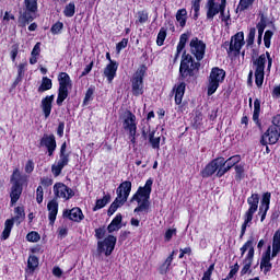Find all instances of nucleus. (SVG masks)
Instances as JSON below:
<instances>
[{
    "label": "nucleus",
    "mask_w": 280,
    "mask_h": 280,
    "mask_svg": "<svg viewBox=\"0 0 280 280\" xmlns=\"http://www.w3.org/2000/svg\"><path fill=\"white\" fill-rule=\"evenodd\" d=\"M154 180L149 178L143 187H139L137 192L132 196L130 202H138V207L133 213H148L150 211V194H152V185Z\"/></svg>",
    "instance_id": "obj_1"
},
{
    "label": "nucleus",
    "mask_w": 280,
    "mask_h": 280,
    "mask_svg": "<svg viewBox=\"0 0 280 280\" xmlns=\"http://www.w3.org/2000/svg\"><path fill=\"white\" fill-rule=\"evenodd\" d=\"M247 205L249 208L243 215L244 222L241 226V240L246 235V229L253 224V218L255 213H257V209H259V194H252V196L247 198Z\"/></svg>",
    "instance_id": "obj_2"
},
{
    "label": "nucleus",
    "mask_w": 280,
    "mask_h": 280,
    "mask_svg": "<svg viewBox=\"0 0 280 280\" xmlns=\"http://www.w3.org/2000/svg\"><path fill=\"white\" fill-rule=\"evenodd\" d=\"M130 191H132L131 182L126 180L118 186L116 189L117 197L107 211L108 215H113V213H115L119 207H124V205H126L128 201V196H130Z\"/></svg>",
    "instance_id": "obj_3"
},
{
    "label": "nucleus",
    "mask_w": 280,
    "mask_h": 280,
    "mask_svg": "<svg viewBox=\"0 0 280 280\" xmlns=\"http://www.w3.org/2000/svg\"><path fill=\"white\" fill-rule=\"evenodd\" d=\"M266 58L268 60L267 70L270 71L272 68V57H270V52H266L260 55L257 59L253 61V66L255 67V82L256 86H262L264 84V75L266 70Z\"/></svg>",
    "instance_id": "obj_4"
},
{
    "label": "nucleus",
    "mask_w": 280,
    "mask_h": 280,
    "mask_svg": "<svg viewBox=\"0 0 280 280\" xmlns=\"http://www.w3.org/2000/svg\"><path fill=\"white\" fill-rule=\"evenodd\" d=\"M38 12V0H24V11L20 12L19 25L25 27L30 25Z\"/></svg>",
    "instance_id": "obj_5"
},
{
    "label": "nucleus",
    "mask_w": 280,
    "mask_h": 280,
    "mask_svg": "<svg viewBox=\"0 0 280 280\" xmlns=\"http://www.w3.org/2000/svg\"><path fill=\"white\" fill-rule=\"evenodd\" d=\"M200 69V62H195L191 55H183L179 66V78L186 80V78H192L194 71Z\"/></svg>",
    "instance_id": "obj_6"
},
{
    "label": "nucleus",
    "mask_w": 280,
    "mask_h": 280,
    "mask_svg": "<svg viewBox=\"0 0 280 280\" xmlns=\"http://www.w3.org/2000/svg\"><path fill=\"white\" fill-rule=\"evenodd\" d=\"M59 89L57 96V106H60L69 97V91L72 89L71 78L67 72H61L58 77Z\"/></svg>",
    "instance_id": "obj_7"
},
{
    "label": "nucleus",
    "mask_w": 280,
    "mask_h": 280,
    "mask_svg": "<svg viewBox=\"0 0 280 280\" xmlns=\"http://www.w3.org/2000/svg\"><path fill=\"white\" fill-rule=\"evenodd\" d=\"M224 78H226V72L220 68H212L209 77V84H208V95H213L224 82Z\"/></svg>",
    "instance_id": "obj_8"
},
{
    "label": "nucleus",
    "mask_w": 280,
    "mask_h": 280,
    "mask_svg": "<svg viewBox=\"0 0 280 280\" xmlns=\"http://www.w3.org/2000/svg\"><path fill=\"white\" fill-rule=\"evenodd\" d=\"M206 10H207V20L213 21L222 10H226V0H208L206 3Z\"/></svg>",
    "instance_id": "obj_9"
},
{
    "label": "nucleus",
    "mask_w": 280,
    "mask_h": 280,
    "mask_svg": "<svg viewBox=\"0 0 280 280\" xmlns=\"http://www.w3.org/2000/svg\"><path fill=\"white\" fill-rule=\"evenodd\" d=\"M117 244V237L114 235H108L103 241L97 242V253L98 255H105L110 257L113 250H115V245Z\"/></svg>",
    "instance_id": "obj_10"
},
{
    "label": "nucleus",
    "mask_w": 280,
    "mask_h": 280,
    "mask_svg": "<svg viewBox=\"0 0 280 280\" xmlns=\"http://www.w3.org/2000/svg\"><path fill=\"white\" fill-rule=\"evenodd\" d=\"M280 138V128L270 126L261 136V145H275Z\"/></svg>",
    "instance_id": "obj_11"
},
{
    "label": "nucleus",
    "mask_w": 280,
    "mask_h": 280,
    "mask_svg": "<svg viewBox=\"0 0 280 280\" xmlns=\"http://www.w3.org/2000/svg\"><path fill=\"white\" fill-rule=\"evenodd\" d=\"M190 54L195 56L196 60L200 61L205 58V51L207 49V44L205 42L198 39V37H194L190 43Z\"/></svg>",
    "instance_id": "obj_12"
},
{
    "label": "nucleus",
    "mask_w": 280,
    "mask_h": 280,
    "mask_svg": "<svg viewBox=\"0 0 280 280\" xmlns=\"http://www.w3.org/2000/svg\"><path fill=\"white\" fill-rule=\"evenodd\" d=\"M224 167V158H218L212 160L202 171V178H209V176H213L214 172H220Z\"/></svg>",
    "instance_id": "obj_13"
},
{
    "label": "nucleus",
    "mask_w": 280,
    "mask_h": 280,
    "mask_svg": "<svg viewBox=\"0 0 280 280\" xmlns=\"http://www.w3.org/2000/svg\"><path fill=\"white\" fill-rule=\"evenodd\" d=\"M52 189L56 198H62L63 200H71V198L75 196V192L73 191V189L69 188L63 183H56Z\"/></svg>",
    "instance_id": "obj_14"
},
{
    "label": "nucleus",
    "mask_w": 280,
    "mask_h": 280,
    "mask_svg": "<svg viewBox=\"0 0 280 280\" xmlns=\"http://www.w3.org/2000/svg\"><path fill=\"white\" fill-rule=\"evenodd\" d=\"M40 148H45L48 151V156H54V152H56V136L51 135H44L39 142Z\"/></svg>",
    "instance_id": "obj_15"
},
{
    "label": "nucleus",
    "mask_w": 280,
    "mask_h": 280,
    "mask_svg": "<svg viewBox=\"0 0 280 280\" xmlns=\"http://www.w3.org/2000/svg\"><path fill=\"white\" fill-rule=\"evenodd\" d=\"M243 45H246V42H244V32H238L232 36L228 51H236V54H240V51H242Z\"/></svg>",
    "instance_id": "obj_16"
},
{
    "label": "nucleus",
    "mask_w": 280,
    "mask_h": 280,
    "mask_svg": "<svg viewBox=\"0 0 280 280\" xmlns=\"http://www.w3.org/2000/svg\"><path fill=\"white\" fill-rule=\"evenodd\" d=\"M125 130L129 131L130 137H136L137 135V116L131 112L127 113V116L122 124Z\"/></svg>",
    "instance_id": "obj_17"
},
{
    "label": "nucleus",
    "mask_w": 280,
    "mask_h": 280,
    "mask_svg": "<svg viewBox=\"0 0 280 280\" xmlns=\"http://www.w3.org/2000/svg\"><path fill=\"white\" fill-rule=\"evenodd\" d=\"M132 94L136 96L143 95V71H137L132 78Z\"/></svg>",
    "instance_id": "obj_18"
},
{
    "label": "nucleus",
    "mask_w": 280,
    "mask_h": 280,
    "mask_svg": "<svg viewBox=\"0 0 280 280\" xmlns=\"http://www.w3.org/2000/svg\"><path fill=\"white\" fill-rule=\"evenodd\" d=\"M241 161L242 158L240 155H234L228 160H224V166H222V168L217 172L218 178H222V176H224L226 172H229L232 167H235V165H237V163H240Z\"/></svg>",
    "instance_id": "obj_19"
},
{
    "label": "nucleus",
    "mask_w": 280,
    "mask_h": 280,
    "mask_svg": "<svg viewBox=\"0 0 280 280\" xmlns=\"http://www.w3.org/2000/svg\"><path fill=\"white\" fill-rule=\"evenodd\" d=\"M270 198H272V195L270 192H265L262 195L261 205L258 212L260 215V222H264L266 220L268 209H270Z\"/></svg>",
    "instance_id": "obj_20"
},
{
    "label": "nucleus",
    "mask_w": 280,
    "mask_h": 280,
    "mask_svg": "<svg viewBox=\"0 0 280 280\" xmlns=\"http://www.w3.org/2000/svg\"><path fill=\"white\" fill-rule=\"evenodd\" d=\"M272 247L269 245L267 247V250L265 253V256L260 260V268L264 270L265 275L266 272H270L272 270V264L270 262V259H272Z\"/></svg>",
    "instance_id": "obj_21"
},
{
    "label": "nucleus",
    "mask_w": 280,
    "mask_h": 280,
    "mask_svg": "<svg viewBox=\"0 0 280 280\" xmlns=\"http://www.w3.org/2000/svg\"><path fill=\"white\" fill-rule=\"evenodd\" d=\"M63 218H69L72 222H82V220H84V214L80 208H72L71 210H66L63 212Z\"/></svg>",
    "instance_id": "obj_22"
},
{
    "label": "nucleus",
    "mask_w": 280,
    "mask_h": 280,
    "mask_svg": "<svg viewBox=\"0 0 280 280\" xmlns=\"http://www.w3.org/2000/svg\"><path fill=\"white\" fill-rule=\"evenodd\" d=\"M117 69L118 65L117 61H110L105 69H104V75L107 78L108 83L113 82L115 80V75H117Z\"/></svg>",
    "instance_id": "obj_23"
},
{
    "label": "nucleus",
    "mask_w": 280,
    "mask_h": 280,
    "mask_svg": "<svg viewBox=\"0 0 280 280\" xmlns=\"http://www.w3.org/2000/svg\"><path fill=\"white\" fill-rule=\"evenodd\" d=\"M54 104V95H47L42 100V110L45 115V119H48L49 115H51V108Z\"/></svg>",
    "instance_id": "obj_24"
},
{
    "label": "nucleus",
    "mask_w": 280,
    "mask_h": 280,
    "mask_svg": "<svg viewBox=\"0 0 280 280\" xmlns=\"http://www.w3.org/2000/svg\"><path fill=\"white\" fill-rule=\"evenodd\" d=\"M48 210V220L50 224H54L56 222V217L58 215V201L51 200L47 205Z\"/></svg>",
    "instance_id": "obj_25"
},
{
    "label": "nucleus",
    "mask_w": 280,
    "mask_h": 280,
    "mask_svg": "<svg viewBox=\"0 0 280 280\" xmlns=\"http://www.w3.org/2000/svg\"><path fill=\"white\" fill-rule=\"evenodd\" d=\"M253 258H254V252H253V249H250V252L247 253L245 259L243 260L244 266L241 270L242 277H244V275H248V272H250V267L253 266Z\"/></svg>",
    "instance_id": "obj_26"
},
{
    "label": "nucleus",
    "mask_w": 280,
    "mask_h": 280,
    "mask_svg": "<svg viewBox=\"0 0 280 280\" xmlns=\"http://www.w3.org/2000/svg\"><path fill=\"white\" fill-rule=\"evenodd\" d=\"M21 194H23V186H21V184H13L10 194L12 205H16V202H19Z\"/></svg>",
    "instance_id": "obj_27"
},
{
    "label": "nucleus",
    "mask_w": 280,
    "mask_h": 280,
    "mask_svg": "<svg viewBox=\"0 0 280 280\" xmlns=\"http://www.w3.org/2000/svg\"><path fill=\"white\" fill-rule=\"evenodd\" d=\"M279 253H280V231L278 230L273 234L271 258L277 257Z\"/></svg>",
    "instance_id": "obj_28"
},
{
    "label": "nucleus",
    "mask_w": 280,
    "mask_h": 280,
    "mask_svg": "<svg viewBox=\"0 0 280 280\" xmlns=\"http://www.w3.org/2000/svg\"><path fill=\"white\" fill-rule=\"evenodd\" d=\"M121 214H117L107 226L108 233H115V231H119V229H121Z\"/></svg>",
    "instance_id": "obj_29"
},
{
    "label": "nucleus",
    "mask_w": 280,
    "mask_h": 280,
    "mask_svg": "<svg viewBox=\"0 0 280 280\" xmlns=\"http://www.w3.org/2000/svg\"><path fill=\"white\" fill-rule=\"evenodd\" d=\"M185 82H182L175 88V104H183V97L185 96Z\"/></svg>",
    "instance_id": "obj_30"
},
{
    "label": "nucleus",
    "mask_w": 280,
    "mask_h": 280,
    "mask_svg": "<svg viewBox=\"0 0 280 280\" xmlns=\"http://www.w3.org/2000/svg\"><path fill=\"white\" fill-rule=\"evenodd\" d=\"M174 261V252L165 259V261L160 266L159 272L160 275H167L170 272V266Z\"/></svg>",
    "instance_id": "obj_31"
},
{
    "label": "nucleus",
    "mask_w": 280,
    "mask_h": 280,
    "mask_svg": "<svg viewBox=\"0 0 280 280\" xmlns=\"http://www.w3.org/2000/svg\"><path fill=\"white\" fill-rule=\"evenodd\" d=\"M155 131H151L149 133V143H151V147L153 150H160L161 148V136H155Z\"/></svg>",
    "instance_id": "obj_32"
},
{
    "label": "nucleus",
    "mask_w": 280,
    "mask_h": 280,
    "mask_svg": "<svg viewBox=\"0 0 280 280\" xmlns=\"http://www.w3.org/2000/svg\"><path fill=\"white\" fill-rule=\"evenodd\" d=\"M176 21L179 23L180 27H185L187 25V10L179 9L176 13Z\"/></svg>",
    "instance_id": "obj_33"
},
{
    "label": "nucleus",
    "mask_w": 280,
    "mask_h": 280,
    "mask_svg": "<svg viewBox=\"0 0 280 280\" xmlns=\"http://www.w3.org/2000/svg\"><path fill=\"white\" fill-rule=\"evenodd\" d=\"M14 226V221L8 219L4 222V230L2 232V240H8V237H10V233H12V228Z\"/></svg>",
    "instance_id": "obj_34"
},
{
    "label": "nucleus",
    "mask_w": 280,
    "mask_h": 280,
    "mask_svg": "<svg viewBox=\"0 0 280 280\" xmlns=\"http://www.w3.org/2000/svg\"><path fill=\"white\" fill-rule=\"evenodd\" d=\"M189 38V35L187 33H184L179 37V43L177 45V52H176V58L180 56V51L185 49V45H187V40Z\"/></svg>",
    "instance_id": "obj_35"
},
{
    "label": "nucleus",
    "mask_w": 280,
    "mask_h": 280,
    "mask_svg": "<svg viewBox=\"0 0 280 280\" xmlns=\"http://www.w3.org/2000/svg\"><path fill=\"white\" fill-rule=\"evenodd\" d=\"M108 202H110V195H105L102 199L96 200V205L93 208V211H100V209H104Z\"/></svg>",
    "instance_id": "obj_36"
},
{
    "label": "nucleus",
    "mask_w": 280,
    "mask_h": 280,
    "mask_svg": "<svg viewBox=\"0 0 280 280\" xmlns=\"http://www.w3.org/2000/svg\"><path fill=\"white\" fill-rule=\"evenodd\" d=\"M51 86H52L51 79H49V78H47V77H44V78L42 79V84H40V86L38 88V92H39V93H45V91L51 90Z\"/></svg>",
    "instance_id": "obj_37"
},
{
    "label": "nucleus",
    "mask_w": 280,
    "mask_h": 280,
    "mask_svg": "<svg viewBox=\"0 0 280 280\" xmlns=\"http://www.w3.org/2000/svg\"><path fill=\"white\" fill-rule=\"evenodd\" d=\"M253 3H255V0H240L237 10H240V12L250 10L253 8Z\"/></svg>",
    "instance_id": "obj_38"
},
{
    "label": "nucleus",
    "mask_w": 280,
    "mask_h": 280,
    "mask_svg": "<svg viewBox=\"0 0 280 280\" xmlns=\"http://www.w3.org/2000/svg\"><path fill=\"white\" fill-rule=\"evenodd\" d=\"M261 110V102H259V98H256L254 101V114H253V120L259 121V113Z\"/></svg>",
    "instance_id": "obj_39"
},
{
    "label": "nucleus",
    "mask_w": 280,
    "mask_h": 280,
    "mask_svg": "<svg viewBox=\"0 0 280 280\" xmlns=\"http://www.w3.org/2000/svg\"><path fill=\"white\" fill-rule=\"evenodd\" d=\"M165 38H167V30L162 27L158 34L156 45L162 47L163 43H165Z\"/></svg>",
    "instance_id": "obj_40"
},
{
    "label": "nucleus",
    "mask_w": 280,
    "mask_h": 280,
    "mask_svg": "<svg viewBox=\"0 0 280 280\" xmlns=\"http://www.w3.org/2000/svg\"><path fill=\"white\" fill-rule=\"evenodd\" d=\"M28 269L34 272L36 268H38V257L36 256H30L27 260Z\"/></svg>",
    "instance_id": "obj_41"
},
{
    "label": "nucleus",
    "mask_w": 280,
    "mask_h": 280,
    "mask_svg": "<svg viewBox=\"0 0 280 280\" xmlns=\"http://www.w3.org/2000/svg\"><path fill=\"white\" fill-rule=\"evenodd\" d=\"M65 16L71 18L73 14H75V4L73 2H70L68 5H66L63 10Z\"/></svg>",
    "instance_id": "obj_42"
},
{
    "label": "nucleus",
    "mask_w": 280,
    "mask_h": 280,
    "mask_svg": "<svg viewBox=\"0 0 280 280\" xmlns=\"http://www.w3.org/2000/svg\"><path fill=\"white\" fill-rule=\"evenodd\" d=\"M246 250H248V253L250 250H253V253H255V247H253V241H247L242 247H241V257H244V255L246 254Z\"/></svg>",
    "instance_id": "obj_43"
},
{
    "label": "nucleus",
    "mask_w": 280,
    "mask_h": 280,
    "mask_svg": "<svg viewBox=\"0 0 280 280\" xmlns=\"http://www.w3.org/2000/svg\"><path fill=\"white\" fill-rule=\"evenodd\" d=\"M137 19L138 20L136 21V23H140L141 25H143V23H148L149 16H148V13L145 11H139L137 13Z\"/></svg>",
    "instance_id": "obj_44"
},
{
    "label": "nucleus",
    "mask_w": 280,
    "mask_h": 280,
    "mask_svg": "<svg viewBox=\"0 0 280 280\" xmlns=\"http://www.w3.org/2000/svg\"><path fill=\"white\" fill-rule=\"evenodd\" d=\"M57 163L62 167H67V165H69V153H60L59 161Z\"/></svg>",
    "instance_id": "obj_45"
},
{
    "label": "nucleus",
    "mask_w": 280,
    "mask_h": 280,
    "mask_svg": "<svg viewBox=\"0 0 280 280\" xmlns=\"http://www.w3.org/2000/svg\"><path fill=\"white\" fill-rule=\"evenodd\" d=\"M93 93H95V90L93 88H89L86 93H85V97L83 100V104L84 106H86V104H89L90 102H92L93 100Z\"/></svg>",
    "instance_id": "obj_46"
},
{
    "label": "nucleus",
    "mask_w": 280,
    "mask_h": 280,
    "mask_svg": "<svg viewBox=\"0 0 280 280\" xmlns=\"http://www.w3.org/2000/svg\"><path fill=\"white\" fill-rule=\"evenodd\" d=\"M234 168L236 172V175H235L236 180H242V178H244V165L238 164V165H235Z\"/></svg>",
    "instance_id": "obj_47"
},
{
    "label": "nucleus",
    "mask_w": 280,
    "mask_h": 280,
    "mask_svg": "<svg viewBox=\"0 0 280 280\" xmlns=\"http://www.w3.org/2000/svg\"><path fill=\"white\" fill-rule=\"evenodd\" d=\"M62 170H65V166H62L61 164H58V162H57V164H54L51 166V172L55 177L60 176V174H62Z\"/></svg>",
    "instance_id": "obj_48"
},
{
    "label": "nucleus",
    "mask_w": 280,
    "mask_h": 280,
    "mask_svg": "<svg viewBox=\"0 0 280 280\" xmlns=\"http://www.w3.org/2000/svg\"><path fill=\"white\" fill-rule=\"evenodd\" d=\"M11 180H12L13 185H21V171H19V168H16L13 172Z\"/></svg>",
    "instance_id": "obj_49"
},
{
    "label": "nucleus",
    "mask_w": 280,
    "mask_h": 280,
    "mask_svg": "<svg viewBox=\"0 0 280 280\" xmlns=\"http://www.w3.org/2000/svg\"><path fill=\"white\" fill-rule=\"evenodd\" d=\"M26 240H27V242H39L40 241V234H38L37 232H30L26 235Z\"/></svg>",
    "instance_id": "obj_50"
},
{
    "label": "nucleus",
    "mask_w": 280,
    "mask_h": 280,
    "mask_svg": "<svg viewBox=\"0 0 280 280\" xmlns=\"http://www.w3.org/2000/svg\"><path fill=\"white\" fill-rule=\"evenodd\" d=\"M194 19H198L200 14V0H192Z\"/></svg>",
    "instance_id": "obj_51"
},
{
    "label": "nucleus",
    "mask_w": 280,
    "mask_h": 280,
    "mask_svg": "<svg viewBox=\"0 0 280 280\" xmlns=\"http://www.w3.org/2000/svg\"><path fill=\"white\" fill-rule=\"evenodd\" d=\"M213 270H215V265L214 264L210 265L208 270L205 271L203 277H202L201 280H211V275H213Z\"/></svg>",
    "instance_id": "obj_52"
},
{
    "label": "nucleus",
    "mask_w": 280,
    "mask_h": 280,
    "mask_svg": "<svg viewBox=\"0 0 280 280\" xmlns=\"http://www.w3.org/2000/svg\"><path fill=\"white\" fill-rule=\"evenodd\" d=\"M26 68H27V62H23L18 66V80L23 79V73H25Z\"/></svg>",
    "instance_id": "obj_53"
},
{
    "label": "nucleus",
    "mask_w": 280,
    "mask_h": 280,
    "mask_svg": "<svg viewBox=\"0 0 280 280\" xmlns=\"http://www.w3.org/2000/svg\"><path fill=\"white\" fill-rule=\"evenodd\" d=\"M257 33V30L255 27H252L249 30L248 36H247V45L250 46L253 43H255V34Z\"/></svg>",
    "instance_id": "obj_54"
},
{
    "label": "nucleus",
    "mask_w": 280,
    "mask_h": 280,
    "mask_svg": "<svg viewBox=\"0 0 280 280\" xmlns=\"http://www.w3.org/2000/svg\"><path fill=\"white\" fill-rule=\"evenodd\" d=\"M62 27H65V24H62V22H57L51 26L50 31L52 34H60Z\"/></svg>",
    "instance_id": "obj_55"
},
{
    "label": "nucleus",
    "mask_w": 280,
    "mask_h": 280,
    "mask_svg": "<svg viewBox=\"0 0 280 280\" xmlns=\"http://www.w3.org/2000/svg\"><path fill=\"white\" fill-rule=\"evenodd\" d=\"M106 236V229L105 228H98L95 230V237L96 240H104Z\"/></svg>",
    "instance_id": "obj_56"
},
{
    "label": "nucleus",
    "mask_w": 280,
    "mask_h": 280,
    "mask_svg": "<svg viewBox=\"0 0 280 280\" xmlns=\"http://www.w3.org/2000/svg\"><path fill=\"white\" fill-rule=\"evenodd\" d=\"M126 47H128V38H122L121 42L116 45V51L119 54V51L126 49Z\"/></svg>",
    "instance_id": "obj_57"
},
{
    "label": "nucleus",
    "mask_w": 280,
    "mask_h": 280,
    "mask_svg": "<svg viewBox=\"0 0 280 280\" xmlns=\"http://www.w3.org/2000/svg\"><path fill=\"white\" fill-rule=\"evenodd\" d=\"M176 235V229H168L164 234L165 242H170Z\"/></svg>",
    "instance_id": "obj_58"
},
{
    "label": "nucleus",
    "mask_w": 280,
    "mask_h": 280,
    "mask_svg": "<svg viewBox=\"0 0 280 280\" xmlns=\"http://www.w3.org/2000/svg\"><path fill=\"white\" fill-rule=\"evenodd\" d=\"M43 196H44L43 186H38L36 189V201L38 205L43 202Z\"/></svg>",
    "instance_id": "obj_59"
},
{
    "label": "nucleus",
    "mask_w": 280,
    "mask_h": 280,
    "mask_svg": "<svg viewBox=\"0 0 280 280\" xmlns=\"http://www.w3.org/2000/svg\"><path fill=\"white\" fill-rule=\"evenodd\" d=\"M40 185H43V187H51V185H54V179L49 177H43L40 179Z\"/></svg>",
    "instance_id": "obj_60"
},
{
    "label": "nucleus",
    "mask_w": 280,
    "mask_h": 280,
    "mask_svg": "<svg viewBox=\"0 0 280 280\" xmlns=\"http://www.w3.org/2000/svg\"><path fill=\"white\" fill-rule=\"evenodd\" d=\"M25 172H26V174H32V172H34V161L28 160L26 162Z\"/></svg>",
    "instance_id": "obj_61"
},
{
    "label": "nucleus",
    "mask_w": 280,
    "mask_h": 280,
    "mask_svg": "<svg viewBox=\"0 0 280 280\" xmlns=\"http://www.w3.org/2000/svg\"><path fill=\"white\" fill-rule=\"evenodd\" d=\"M31 56H40V43H36L32 52H31Z\"/></svg>",
    "instance_id": "obj_62"
},
{
    "label": "nucleus",
    "mask_w": 280,
    "mask_h": 280,
    "mask_svg": "<svg viewBox=\"0 0 280 280\" xmlns=\"http://www.w3.org/2000/svg\"><path fill=\"white\" fill-rule=\"evenodd\" d=\"M15 213H16L15 218H19V219L25 218V211L21 207L15 208Z\"/></svg>",
    "instance_id": "obj_63"
},
{
    "label": "nucleus",
    "mask_w": 280,
    "mask_h": 280,
    "mask_svg": "<svg viewBox=\"0 0 280 280\" xmlns=\"http://www.w3.org/2000/svg\"><path fill=\"white\" fill-rule=\"evenodd\" d=\"M271 126L276 128H280V114L273 116Z\"/></svg>",
    "instance_id": "obj_64"
}]
</instances>
